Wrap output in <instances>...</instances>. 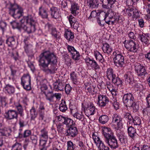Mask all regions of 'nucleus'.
Instances as JSON below:
<instances>
[{
  "label": "nucleus",
  "instance_id": "1",
  "mask_svg": "<svg viewBox=\"0 0 150 150\" xmlns=\"http://www.w3.org/2000/svg\"><path fill=\"white\" fill-rule=\"evenodd\" d=\"M39 65L41 69L47 74H53L57 69L56 56L49 51L41 53L39 56Z\"/></svg>",
  "mask_w": 150,
  "mask_h": 150
},
{
  "label": "nucleus",
  "instance_id": "2",
  "mask_svg": "<svg viewBox=\"0 0 150 150\" xmlns=\"http://www.w3.org/2000/svg\"><path fill=\"white\" fill-rule=\"evenodd\" d=\"M23 29L28 34L35 32L36 30L35 24L36 21L31 15L25 16V19L22 21Z\"/></svg>",
  "mask_w": 150,
  "mask_h": 150
},
{
  "label": "nucleus",
  "instance_id": "3",
  "mask_svg": "<svg viewBox=\"0 0 150 150\" xmlns=\"http://www.w3.org/2000/svg\"><path fill=\"white\" fill-rule=\"evenodd\" d=\"M6 43L8 46L11 48H8V54L10 56L12 57L15 60L18 59V52L14 50L17 47L15 40L14 37H8L6 40Z\"/></svg>",
  "mask_w": 150,
  "mask_h": 150
},
{
  "label": "nucleus",
  "instance_id": "4",
  "mask_svg": "<svg viewBox=\"0 0 150 150\" xmlns=\"http://www.w3.org/2000/svg\"><path fill=\"white\" fill-rule=\"evenodd\" d=\"M113 60L115 65L118 67H122L124 64V57L121 52L115 51L113 53Z\"/></svg>",
  "mask_w": 150,
  "mask_h": 150
},
{
  "label": "nucleus",
  "instance_id": "5",
  "mask_svg": "<svg viewBox=\"0 0 150 150\" xmlns=\"http://www.w3.org/2000/svg\"><path fill=\"white\" fill-rule=\"evenodd\" d=\"M40 89L41 93L44 94L46 100L50 102L53 101L54 93L53 91L48 90L47 86L45 84H43L41 86Z\"/></svg>",
  "mask_w": 150,
  "mask_h": 150
},
{
  "label": "nucleus",
  "instance_id": "6",
  "mask_svg": "<svg viewBox=\"0 0 150 150\" xmlns=\"http://www.w3.org/2000/svg\"><path fill=\"white\" fill-rule=\"evenodd\" d=\"M92 136L94 142L99 150H108L109 149V148L105 146L103 142L100 139L96 133H93Z\"/></svg>",
  "mask_w": 150,
  "mask_h": 150
},
{
  "label": "nucleus",
  "instance_id": "7",
  "mask_svg": "<svg viewBox=\"0 0 150 150\" xmlns=\"http://www.w3.org/2000/svg\"><path fill=\"white\" fill-rule=\"evenodd\" d=\"M82 108H83L85 115L89 117L93 115L96 112V108L94 105L92 103H88L86 106H84L82 104Z\"/></svg>",
  "mask_w": 150,
  "mask_h": 150
},
{
  "label": "nucleus",
  "instance_id": "8",
  "mask_svg": "<svg viewBox=\"0 0 150 150\" xmlns=\"http://www.w3.org/2000/svg\"><path fill=\"white\" fill-rule=\"evenodd\" d=\"M134 67L135 71L138 76L143 77L147 74L145 67L140 63H136L135 64Z\"/></svg>",
  "mask_w": 150,
  "mask_h": 150
},
{
  "label": "nucleus",
  "instance_id": "9",
  "mask_svg": "<svg viewBox=\"0 0 150 150\" xmlns=\"http://www.w3.org/2000/svg\"><path fill=\"white\" fill-rule=\"evenodd\" d=\"M4 116L6 119L11 120L14 119L17 120L18 115L16 110L10 109L6 111Z\"/></svg>",
  "mask_w": 150,
  "mask_h": 150
},
{
  "label": "nucleus",
  "instance_id": "10",
  "mask_svg": "<svg viewBox=\"0 0 150 150\" xmlns=\"http://www.w3.org/2000/svg\"><path fill=\"white\" fill-rule=\"evenodd\" d=\"M122 100L126 106L130 107L134 103V99L133 95L131 93H127L124 95Z\"/></svg>",
  "mask_w": 150,
  "mask_h": 150
},
{
  "label": "nucleus",
  "instance_id": "11",
  "mask_svg": "<svg viewBox=\"0 0 150 150\" xmlns=\"http://www.w3.org/2000/svg\"><path fill=\"white\" fill-rule=\"evenodd\" d=\"M88 67H90L95 70L99 69L100 66L93 59H91L89 57H87L84 59Z\"/></svg>",
  "mask_w": 150,
  "mask_h": 150
},
{
  "label": "nucleus",
  "instance_id": "12",
  "mask_svg": "<svg viewBox=\"0 0 150 150\" xmlns=\"http://www.w3.org/2000/svg\"><path fill=\"white\" fill-rule=\"evenodd\" d=\"M109 101L108 98L105 95L99 94L98 97L97 104L100 107L106 106Z\"/></svg>",
  "mask_w": 150,
  "mask_h": 150
},
{
  "label": "nucleus",
  "instance_id": "13",
  "mask_svg": "<svg viewBox=\"0 0 150 150\" xmlns=\"http://www.w3.org/2000/svg\"><path fill=\"white\" fill-rule=\"evenodd\" d=\"M125 47L128 51L134 52H137V49L136 44L134 41L132 40H129L127 42L125 41Z\"/></svg>",
  "mask_w": 150,
  "mask_h": 150
},
{
  "label": "nucleus",
  "instance_id": "14",
  "mask_svg": "<svg viewBox=\"0 0 150 150\" xmlns=\"http://www.w3.org/2000/svg\"><path fill=\"white\" fill-rule=\"evenodd\" d=\"M67 48L69 53L71 56L72 58L75 60H78L80 56L79 52H78L73 46L67 45Z\"/></svg>",
  "mask_w": 150,
  "mask_h": 150
},
{
  "label": "nucleus",
  "instance_id": "15",
  "mask_svg": "<svg viewBox=\"0 0 150 150\" xmlns=\"http://www.w3.org/2000/svg\"><path fill=\"white\" fill-rule=\"evenodd\" d=\"M112 122L116 124L118 128L120 129L122 127V119L120 115L117 114H114L112 116Z\"/></svg>",
  "mask_w": 150,
  "mask_h": 150
},
{
  "label": "nucleus",
  "instance_id": "16",
  "mask_svg": "<svg viewBox=\"0 0 150 150\" xmlns=\"http://www.w3.org/2000/svg\"><path fill=\"white\" fill-rule=\"evenodd\" d=\"M102 134L104 136L105 141L115 136L112 131L108 127H105L103 128Z\"/></svg>",
  "mask_w": 150,
  "mask_h": 150
},
{
  "label": "nucleus",
  "instance_id": "17",
  "mask_svg": "<svg viewBox=\"0 0 150 150\" xmlns=\"http://www.w3.org/2000/svg\"><path fill=\"white\" fill-rule=\"evenodd\" d=\"M105 142L113 149H116L119 146L117 140L115 136L105 141Z\"/></svg>",
  "mask_w": 150,
  "mask_h": 150
},
{
  "label": "nucleus",
  "instance_id": "18",
  "mask_svg": "<svg viewBox=\"0 0 150 150\" xmlns=\"http://www.w3.org/2000/svg\"><path fill=\"white\" fill-rule=\"evenodd\" d=\"M116 13L114 12L112 10H108L105 15L104 20L105 23L110 25L111 22V20L112 19Z\"/></svg>",
  "mask_w": 150,
  "mask_h": 150
},
{
  "label": "nucleus",
  "instance_id": "19",
  "mask_svg": "<svg viewBox=\"0 0 150 150\" xmlns=\"http://www.w3.org/2000/svg\"><path fill=\"white\" fill-rule=\"evenodd\" d=\"M75 125L71 126L67 131V135L71 137H75L78 133V131L77 127L74 126Z\"/></svg>",
  "mask_w": 150,
  "mask_h": 150
},
{
  "label": "nucleus",
  "instance_id": "20",
  "mask_svg": "<svg viewBox=\"0 0 150 150\" xmlns=\"http://www.w3.org/2000/svg\"><path fill=\"white\" fill-rule=\"evenodd\" d=\"M11 72L10 76L8 77L9 80H12L14 81L17 77V70L16 68L13 66H11L9 67Z\"/></svg>",
  "mask_w": 150,
  "mask_h": 150
},
{
  "label": "nucleus",
  "instance_id": "21",
  "mask_svg": "<svg viewBox=\"0 0 150 150\" xmlns=\"http://www.w3.org/2000/svg\"><path fill=\"white\" fill-rule=\"evenodd\" d=\"M124 77L126 83L128 84H131L133 81V75L130 71L127 72Z\"/></svg>",
  "mask_w": 150,
  "mask_h": 150
},
{
  "label": "nucleus",
  "instance_id": "22",
  "mask_svg": "<svg viewBox=\"0 0 150 150\" xmlns=\"http://www.w3.org/2000/svg\"><path fill=\"white\" fill-rule=\"evenodd\" d=\"M116 0H102L101 1L102 6L105 8H111V5L114 4Z\"/></svg>",
  "mask_w": 150,
  "mask_h": 150
},
{
  "label": "nucleus",
  "instance_id": "23",
  "mask_svg": "<svg viewBox=\"0 0 150 150\" xmlns=\"http://www.w3.org/2000/svg\"><path fill=\"white\" fill-rule=\"evenodd\" d=\"M127 130L129 136L132 138V140H135L137 134L136 129L132 126H130L128 128Z\"/></svg>",
  "mask_w": 150,
  "mask_h": 150
},
{
  "label": "nucleus",
  "instance_id": "24",
  "mask_svg": "<svg viewBox=\"0 0 150 150\" xmlns=\"http://www.w3.org/2000/svg\"><path fill=\"white\" fill-rule=\"evenodd\" d=\"M23 10H9V14L13 17L18 18L22 15Z\"/></svg>",
  "mask_w": 150,
  "mask_h": 150
},
{
  "label": "nucleus",
  "instance_id": "25",
  "mask_svg": "<svg viewBox=\"0 0 150 150\" xmlns=\"http://www.w3.org/2000/svg\"><path fill=\"white\" fill-rule=\"evenodd\" d=\"M64 36L69 41L71 42L73 41L74 37V33L71 30L68 29L65 30Z\"/></svg>",
  "mask_w": 150,
  "mask_h": 150
},
{
  "label": "nucleus",
  "instance_id": "26",
  "mask_svg": "<svg viewBox=\"0 0 150 150\" xmlns=\"http://www.w3.org/2000/svg\"><path fill=\"white\" fill-rule=\"evenodd\" d=\"M64 88V84L62 82H56L53 84L54 90L56 91H63Z\"/></svg>",
  "mask_w": 150,
  "mask_h": 150
},
{
  "label": "nucleus",
  "instance_id": "27",
  "mask_svg": "<svg viewBox=\"0 0 150 150\" xmlns=\"http://www.w3.org/2000/svg\"><path fill=\"white\" fill-rule=\"evenodd\" d=\"M25 19V16L23 17L22 19L20 20V23H18V22L14 21L11 22V25L12 28L13 29L16 28L19 30L23 29V26L22 24L24 23H22V21Z\"/></svg>",
  "mask_w": 150,
  "mask_h": 150
},
{
  "label": "nucleus",
  "instance_id": "28",
  "mask_svg": "<svg viewBox=\"0 0 150 150\" xmlns=\"http://www.w3.org/2000/svg\"><path fill=\"white\" fill-rule=\"evenodd\" d=\"M14 105L17 109L18 115L19 114L21 117H23L24 114H23V109L21 105L18 103H15Z\"/></svg>",
  "mask_w": 150,
  "mask_h": 150
},
{
  "label": "nucleus",
  "instance_id": "29",
  "mask_svg": "<svg viewBox=\"0 0 150 150\" xmlns=\"http://www.w3.org/2000/svg\"><path fill=\"white\" fill-rule=\"evenodd\" d=\"M102 50L105 53L108 54H110L112 51L111 47L107 43H104L103 44Z\"/></svg>",
  "mask_w": 150,
  "mask_h": 150
},
{
  "label": "nucleus",
  "instance_id": "30",
  "mask_svg": "<svg viewBox=\"0 0 150 150\" xmlns=\"http://www.w3.org/2000/svg\"><path fill=\"white\" fill-rule=\"evenodd\" d=\"M71 113L72 114L73 117L76 118V119L83 121L84 119V116L83 115L82 112H77L74 114H73L72 112V110H71Z\"/></svg>",
  "mask_w": 150,
  "mask_h": 150
},
{
  "label": "nucleus",
  "instance_id": "31",
  "mask_svg": "<svg viewBox=\"0 0 150 150\" xmlns=\"http://www.w3.org/2000/svg\"><path fill=\"white\" fill-rule=\"evenodd\" d=\"M94 55L96 59L100 62L103 64V62H105V60L103 55L98 51H97L95 52Z\"/></svg>",
  "mask_w": 150,
  "mask_h": 150
},
{
  "label": "nucleus",
  "instance_id": "32",
  "mask_svg": "<svg viewBox=\"0 0 150 150\" xmlns=\"http://www.w3.org/2000/svg\"><path fill=\"white\" fill-rule=\"evenodd\" d=\"M62 123L69 127L75 124V122L71 119L65 117Z\"/></svg>",
  "mask_w": 150,
  "mask_h": 150
},
{
  "label": "nucleus",
  "instance_id": "33",
  "mask_svg": "<svg viewBox=\"0 0 150 150\" xmlns=\"http://www.w3.org/2000/svg\"><path fill=\"white\" fill-rule=\"evenodd\" d=\"M21 85L28 83L29 82H31V77L29 74H24L22 77L21 79Z\"/></svg>",
  "mask_w": 150,
  "mask_h": 150
},
{
  "label": "nucleus",
  "instance_id": "34",
  "mask_svg": "<svg viewBox=\"0 0 150 150\" xmlns=\"http://www.w3.org/2000/svg\"><path fill=\"white\" fill-rule=\"evenodd\" d=\"M40 134L39 138L48 139V131L46 127H44L40 130Z\"/></svg>",
  "mask_w": 150,
  "mask_h": 150
},
{
  "label": "nucleus",
  "instance_id": "35",
  "mask_svg": "<svg viewBox=\"0 0 150 150\" xmlns=\"http://www.w3.org/2000/svg\"><path fill=\"white\" fill-rule=\"evenodd\" d=\"M84 88L87 92H88L89 93H92L94 92V87L90 83H86L84 85Z\"/></svg>",
  "mask_w": 150,
  "mask_h": 150
},
{
  "label": "nucleus",
  "instance_id": "36",
  "mask_svg": "<svg viewBox=\"0 0 150 150\" xmlns=\"http://www.w3.org/2000/svg\"><path fill=\"white\" fill-rule=\"evenodd\" d=\"M139 38L144 45H147L149 43V41L145 34L140 35Z\"/></svg>",
  "mask_w": 150,
  "mask_h": 150
},
{
  "label": "nucleus",
  "instance_id": "37",
  "mask_svg": "<svg viewBox=\"0 0 150 150\" xmlns=\"http://www.w3.org/2000/svg\"><path fill=\"white\" fill-rule=\"evenodd\" d=\"M70 79L74 84H76L78 83V77L74 71H73L70 74Z\"/></svg>",
  "mask_w": 150,
  "mask_h": 150
},
{
  "label": "nucleus",
  "instance_id": "38",
  "mask_svg": "<svg viewBox=\"0 0 150 150\" xmlns=\"http://www.w3.org/2000/svg\"><path fill=\"white\" fill-rule=\"evenodd\" d=\"M109 120V117L107 115H103L101 116L99 118V120L100 122L104 124L107 122Z\"/></svg>",
  "mask_w": 150,
  "mask_h": 150
},
{
  "label": "nucleus",
  "instance_id": "39",
  "mask_svg": "<svg viewBox=\"0 0 150 150\" xmlns=\"http://www.w3.org/2000/svg\"><path fill=\"white\" fill-rule=\"evenodd\" d=\"M67 107L66 101L64 100H62L61 103L59 105V109L60 111L65 112L67 109Z\"/></svg>",
  "mask_w": 150,
  "mask_h": 150
},
{
  "label": "nucleus",
  "instance_id": "40",
  "mask_svg": "<svg viewBox=\"0 0 150 150\" xmlns=\"http://www.w3.org/2000/svg\"><path fill=\"white\" fill-rule=\"evenodd\" d=\"M134 125H139L141 124V120L138 116H135L132 117V121Z\"/></svg>",
  "mask_w": 150,
  "mask_h": 150
},
{
  "label": "nucleus",
  "instance_id": "41",
  "mask_svg": "<svg viewBox=\"0 0 150 150\" xmlns=\"http://www.w3.org/2000/svg\"><path fill=\"white\" fill-rule=\"evenodd\" d=\"M112 82L113 83L118 86H121L122 83V80L118 76H117L113 80H112Z\"/></svg>",
  "mask_w": 150,
  "mask_h": 150
},
{
  "label": "nucleus",
  "instance_id": "42",
  "mask_svg": "<svg viewBox=\"0 0 150 150\" xmlns=\"http://www.w3.org/2000/svg\"><path fill=\"white\" fill-rule=\"evenodd\" d=\"M5 90L9 94H12L14 93L15 89L14 87L9 84H7L5 87Z\"/></svg>",
  "mask_w": 150,
  "mask_h": 150
},
{
  "label": "nucleus",
  "instance_id": "43",
  "mask_svg": "<svg viewBox=\"0 0 150 150\" xmlns=\"http://www.w3.org/2000/svg\"><path fill=\"white\" fill-rule=\"evenodd\" d=\"M22 149L21 144L16 142L12 146L11 150H22Z\"/></svg>",
  "mask_w": 150,
  "mask_h": 150
},
{
  "label": "nucleus",
  "instance_id": "44",
  "mask_svg": "<svg viewBox=\"0 0 150 150\" xmlns=\"http://www.w3.org/2000/svg\"><path fill=\"white\" fill-rule=\"evenodd\" d=\"M30 114L31 116V120H34L36 117L37 113L34 107H33L30 110Z\"/></svg>",
  "mask_w": 150,
  "mask_h": 150
},
{
  "label": "nucleus",
  "instance_id": "45",
  "mask_svg": "<svg viewBox=\"0 0 150 150\" xmlns=\"http://www.w3.org/2000/svg\"><path fill=\"white\" fill-rule=\"evenodd\" d=\"M52 17L55 19L58 18L60 16V14L57 10H51Z\"/></svg>",
  "mask_w": 150,
  "mask_h": 150
},
{
  "label": "nucleus",
  "instance_id": "46",
  "mask_svg": "<svg viewBox=\"0 0 150 150\" xmlns=\"http://www.w3.org/2000/svg\"><path fill=\"white\" fill-rule=\"evenodd\" d=\"M67 150H74L76 147V145L71 141L67 142Z\"/></svg>",
  "mask_w": 150,
  "mask_h": 150
},
{
  "label": "nucleus",
  "instance_id": "47",
  "mask_svg": "<svg viewBox=\"0 0 150 150\" xmlns=\"http://www.w3.org/2000/svg\"><path fill=\"white\" fill-rule=\"evenodd\" d=\"M45 28L47 29L49 31H50L51 32L52 31L55 32V30L56 29L55 28L52 24L49 23L46 24Z\"/></svg>",
  "mask_w": 150,
  "mask_h": 150
},
{
  "label": "nucleus",
  "instance_id": "48",
  "mask_svg": "<svg viewBox=\"0 0 150 150\" xmlns=\"http://www.w3.org/2000/svg\"><path fill=\"white\" fill-rule=\"evenodd\" d=\"M98 10H95L92 11L91 13L90 16L89 17V18H91L92 17H95L97 16H99L100 12L98 11Z\"/></svg>",
  "mask_w": 150,
  "mask_h": 150
},
{
  "label": "nucleus",
  "instance_id": "49",
  "mask_svg": "<svg viewBox=\"0 0 150 150\" xmlns=\"http://www.w3.org/2000/svg\"><path fill=\"white\" fill-rule=\"evenodd\" d=\"M39 145L40 147L45 146L48 139L39 138Z\"/></svg>",
  "mask_w": 150,
  "mask_h": 150
},
{
  "label": "nucleus",
  "instance_id": "50",
  "mask_svg": "<svg viewBox=\"0 0 150 150\" xmlns=\"http://www.w3.org/2000/svg\"><path fill=\"white\" fill-rule=\"evenodd\" d=\"M98 4L96 0H93L90 1L89 4L90 7L91 8H96L98 7Z\"/></svg>",
  "mask_w": 150,
  "mask_h": 150
},
{
  "label": "nucleus",
  "instance_id": "51",
  "mask_svg": "<svg viewBox=\"0 0 150 150\" xmlns=\"http://www.w3.org/2000/svg\"><path fill=\"white\" fill-rule=\"evenodd\" d=\"M39 14L43 18H46L47 17V14L46 10H40Z\"/></svg>",
  "mask_w": 150,
  "mask_h": 150
},
{
  "label": "nucleus",
  "instance_id": "52",
  "mask_svg": "<svg viewBox=\"0 0 150 150\" xmlns=\"http://www.w3.org/2000/svg\"><path fill=\"white\" fill-rule=\"evenodd\" d=\"M21 85L25 90L29 91L31 89V82H28L23 84H22Z\"/></svg>",
  "mask_w": 150,
  "mask_h": 150
},
{
  "label": "nucleus",
  "instance_id": "53",
  "mask_svg": "<svg viewBox=\"0 0 150 150\" xmlns=\"http://www.w3.org/2000/svg\"><path fill=\"white\" fill-rule=\"evenodd\" d=\"M32 47V45H31L29 43L25 44L24 48L25 49V52L26 53L28 52L29 51L31 50V48Z\"/></svg>",
  "mask_w": 150,
  "mask_h": 150
},
{
  "label": "nucleus",
  "instance_id": "54",
  "mask_svg": "<svg viewBox=\"0 0 150 150\" xmlns=\"http://www.w3.org/2000/svg\"><path fill=\"white\" fill-rule=\"evenodd\" d=\"M30 139L33 143L36 144L38 141V137L36 135H33L31 136Z\"/></svg>",
  "mask_w": 150,
  "mask_h": 150
},
{
  "label": "nucleus",
  "instance_id": "55",
  "mask_svg": "<svg viewBox=\"0 0 150 150\" xmlns=\"http://www.w3.org/2000/svg\"><path fill=\"white\" fill-rule=\"evenodd\" d=\"M64 89L65 93L67 94H69L72 89V88L71 87L69 84H67L64 87Z\"/></svg>",
  "mask_w": 150,
  "mask_h": 150
},
{
  "label": "nucleus",
  "instance_id": "56",
  "mask_svg": "<svg viewBox=\"0 0 150 150\" xmlns=\"http://www.w3.org/2000/svg\"><path fill=\"white\" fill-rule=\"evenodd\" d=\"M114 71L113 69L111 68H110L107 69L105 72V75L107 78H109V77Z\"/></svg>",
  "mask_w": 150,
  "mask_h": 150
},
{
  "label": "nucleus",
  "instance_id": "57",
  "mask_svg": "<svg viewBox=\"0 0 150 150\" xmlns=\"http://www.w3.org/2000/svg\"><path fill=\"white\" fill-rule=\"evenodd\" d=\"M117 134L119 138V140L121 141V139H122L123 137L124 133L123 132H122L120 130L117 129Z\"/></svg>",
  "mask_w": 150,
  "mask_h": 150
},
{
  "label": "nucleus",
  "instance_id": "58",
  "mask_svg": "<svg viewBox=\"0 0 150 150\" xmlns=\"http://www.w3.org/2000/svg\"><path fill=\"white\" fill-rule=\"evenodd\" d=\"M11 130L10 128L4 129V133L5 136H8L10 135Z\"/></svg>",
  "mask_w": 150,
  "mask_h": 150
},
{
  "label": "nucleus",
  "instance_id": "59",
  "mask_svg": "<svg viewBox=\"0 0 150 150\" xmlns=\"http://www.w3.org/2000/svg\"><path fill=\"white\" fill-rule=\"evenodd\" d=\"M9 5L11 6V8L9 9H20V7L17 4L14 3L12 4H10Z\"/></svg>",
  "mask_w": 150,
  "mask_h": 150
},
{
  "label": "nucleus",
  "instance_id": "60",
  "mask_svg": "<svg viewBox=\"0 0 150 150\" xmlns=\"http://www.w3.org/2000/svg\"><path fill=\"white\" fill-rule=\"evenodd\" d=\"M130 107L132 108L133 111L134 112H137L138 110L139 106L138 105L136 104L135 102Z\"/></svg>",
  "mask_w": 150,
  "mask_h": 150
},
{
  "label": "nucleus",
  "instance_id": "61",
  "mask_svg": "<svg viewBox=\"0 0 150 150\" xmlns=\"http://www.w3.org/2000/svg\"><path fill=\"white\" fill-rule=\"evenodd\" d=\"M31 134V132L30 130H25L23 134V137L26 138L29 137Z\"/></svg>",
  "mask_w": 150,
  "mask_h": 150
},
{
  "label": "nucleus",
  "instance_id": "62",
  "mask_svg": "<svg viewBox=\"0 0 150 150\" xmlns=\"http://www.w3.org/2000/svg\"><path fill=\"white\" fill-rule=\"evenodd\" d=\"M69 22L71 27H72L73 24L76 21L75 18L72 15H70L69 18Z\"/></svg>",
  "mask_w": 150,
  "mask_h": 150
},
{
  "label": "nucleus",
  "instance_id": "63",
  "mask_svg": "<svg viewBox=\"0 0 150 150\" xmlns=\"http://www.w3.org/2000/svg\"><path fill=\"white\" fill-rule=\"evenodd\" d=\"M19 124L20 128H23L25 125V122L23 120V118H20L19 120Z\"/></svg>",
  "mask_w": 150,
  "mask_h": 150
},
{
  "label": "nucleus",
  "instance_id": "64",
  "mask_svg": "<svg viewBox=\"0 0 150 150\" xmlns=\"http://www.w3.org/2000/svg\"><path fill=\"white\" fill-rule=\"evenodd\" d=\"M124 117L129 119L130 121H132V117L129 113L125 112L124 114Z\"/></svg>",
  "mask_w": 150,
  "mask_h": 150
}]
</instances>
